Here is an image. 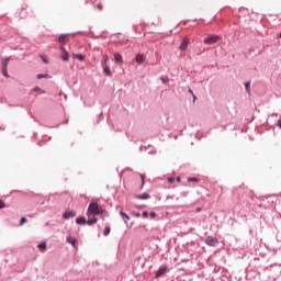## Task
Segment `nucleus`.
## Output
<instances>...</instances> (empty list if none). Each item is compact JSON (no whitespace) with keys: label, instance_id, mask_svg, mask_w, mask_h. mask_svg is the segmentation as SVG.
<instances>
[{"label":"nucleus","instance_id":"obj_9","mask_svg":"<svg viewBox=\"0 0 281 281\" xmlns=\"http://www.w3.org/2000/svg\"><path fill=\"white\" fill-rule=\"evenodd\" d=\"M61 58L63 60H69V53L66 52L65 47H61Z\"/></svg>","mask_w":281,"mask_h":281},{"label":"nucleus","instance_id":"obj_16","mask_svg":"<svg viewBox=\"0 0 281 281\" xmlns=\"http://www.w3.org/2000/svg\"><path fill=\"white\" fill-rule=\"evenodd\" d=\"M74 58H77L78 60H85V55H82V54H76V55H74Z\"/></svg>","mask_w":281,"mask_h":281},{"label":"nucleus","instance_id":"obj_17","mask_svg":"<svg viewBox=\"0 0 281 281\" xmlns=\"http://www.w3.org/2000/svg\"><path fill=\"white\" fill-rule=\"evenodd\" d=\"M103 71L106 74V76H111V68H109V66L105 65Z\"/></svg>","mask_w":281,"mask_h":281},{"label":"nucleus","instance_id":"obj_35","mask_svg":"<svg viewBox=\"0 0 281 281\" xmlns=\"http://www.w3.org/2000/svg\"><path fill=\"white\" fill-rule=\"evenodd\" d=\"M189 93H191V95H194V91H192V89H189Z\"/></svg>","mask_w":281,"mask_h":281},{"label":"nucleus","instance_id":"obj_20","mask_svg":"<svg viewBox=\"0 0 281 281\" xmlns=\"http://www.w3.org/2000/svg\"><path fill=\"white\" fill-rule=\"evenodd\" d=\"M47 248V244L46 243H42L38 245V249H41V251H44V249Z\"/></svg>","mask_w":281,"mask_h":281},{"label":"nucleus","instance_id":"obj_34","mask_svg":"<svg viewBox=\"0 0 281 281\" xmlns=\"http://www.w3.org/2000/svg\"><path fill=\"white\" fill-rule=\"evenodd\" d=\"M67 241H68V243H71V236H68V237H67Z\"/></svg>","mask_w":281,"mask_h":281},{"label":"nucleus","instance_id":"obj_21","mask_svg":"<svg viewBox=\"0 0 281 281\" xmlns=\"http://www.w3.org/2000/svg\"><path fill=\"white\" fill-rule=\"evenodd\" d=\"M2 75L4 78H10V75H8V68H2Z\"/></svg>","mask_w":281,"mask_h":281},{"label":"nucleus","instance_id":"obj_8","mask_svg":"<svg viewBox=\"0 0 281 281\" xmlns=\"http://www.w3.org/2000/svg\"><path fill=\"white\" fill-rule=\"evenodd\" d=\"M76 224L77 225H87V218L86 217H77Z\"/></svg>","mask_w":281,"mask_h":281},{"label":"nucleus","instance_id":"obj_6","mask_svg":"<svg viewBox=\"0 0 281 281\" xmlns=\"http://www.w3.org/2000/svg\"><path fill=\"white\" fill-rule=\"evenodd\" d=\"M166 271H168V266H161L156 272V278H161V276H165Z\"/></svg>","mask_w":281,"mask_h":281},{"label":"nucleus","instance_id":"obj_28","mask_svg":"<svg viewBox=\"0 0 281 281\" xmlns=\"http://www.w3.org/2000/svg\"><path fill=\"white\" fill-rule=\"evenodd\" d=\"M143 218H148V211L143 212Z\"/></svg>","mask_w":281,"mask_h":281},{"label":"nucleus","instance_id":"obj_5","mask_svg":"<svg viewBox=\"0 0 281 281\" xmlns=\"http://www.w3.org/2000/svg\"><path fill=\"white\" fill-rule=\"evenodd\" d=\"M188 45H190V38L184 37L180 44L181 52H186L188 49Z\"/></svg>","mask_w":281,"mask_h":281},{"label":"nucleus","instance_id":"obj_33","mask_svg":"<svg viewBox=\"0 0 281 281\" xmlns=\"http://www.w3.org/2000/svg\"><path fill=\"white\" fill-rule=\"evenodd\" d=\"M202 207H198V209H195V212H202Z\"/></svg>","mask_w":281,"mask_h":281},{"label":"nucleus","instance_id":"obj_3","mask_svg":"<svg viewBox=\"0 0 281 281\" xmlns=\"http://www.w3.org/2000/svg\"><path fill=\"white\" fill-rule=\"evenodd\" d=\"M87 225H95V223H98V217H95L93 213L89 214V211H87Z\"/></svg>","mask_w":281,"mask_h":281},{"label":"nucleus","instance_id":"obj_18","mask_svg":"<svg viewBox=\"0 0 281 281\" xmlns=\"http://www.w3.org/2000/svg\"><path fill=\"white\" fill-rule=\"evenodd\" d=\"M109 234H111V227L106 226L103 231V235L109 236Z\"/></svg>","mask_w":281,"mask_h":281},{"label":"nucleus","instance_id":"obj_27","mask_svg":"<svg viewBox=\"0 0 281 281\" xmlns=\"http://www.w3.org/2000/svg\"><path fill=\"white\" fill-rule=\"evenodd\" d=\"M41 78H47V75H37V80H41Z\"/></svg>","mask_w":281,"mask_h":281},{"label":"nucleus","instance_id":"obj_11","mask_svg":"<svg viewBox=\"0 0 281 281\" xmlns=\"http://www.w3.org/2000/svg\"><path fill=\"white\" fill-rule=\"evenodd\" d=\"M120 215L122 216V218L125 221V223H128V221H131V216H128V214L124 213V212H120Z\"/></svg>","mask_w":281,"mask_h":281},{"label":"nucleus","instance_id":"obj_29","mask_svg":"<svg viewBox=\"0 0 281 281\" xmlns=\"http://www.w3.org/2000/svg\"><path fill=\"white\" fill-rule=\"evenodd\" d=\"M150 216H151L153 218H156V217H157V213L151 212V213H150Z\"/></svg>","mask_w":281,"mask_h":281},{"label":"nucleus","instance_id":"obj_1","mask_svg":"<svg viewBox=\"0 0 281 281\" xmlns=\"http://www.w3.org/2000/svg\"><path fill=\"white\" fill-rule=\"evenodd\" d=\"M88 214L91 216V214H94V216H100L102 214L103 216H109V212L106 210L102 209L98 204V202H91L88 206Z\"/></svg>","mask_w":281,"mask_h":281},{"label":"nucleus","instance_id":"obj_15","mask_svg":"<svg viewBox=\"0 0 281 281\" xmlns=\"http://www.w3.org/2000/svg\"><path fill=\"white\" fill-rule=\"evenodd\" d=\"M67 40H69V35H60L58 38L60 43H65Z\"/></svg>","mask_w":281,"mask_h":281},{"label":"nucleus","instance_id":"obj_13","mask_svg":"<svg viewBox=\"0 0 281 281\" xmlns=\"http://www.w3.org/2000/svg\"><path fill=\"white\" fill-rule=\"evenodd\" d=\"M136 63H138V65H142V63H144V55L142 54L136 55Z\"/></svg>","mask_w":281,"mask_h":281},{"label":"nucleus","instance_id":"obj_37","mask_svg":"<svg viewBox=\"0 0 281 281\" xmlns=\"http://www.w3.org/2000/svg\"><path fill=\"white\" fill-rule=\"evenodd\" d=\"M98 8H99V10H102V4H99Z\"/></svg>","mask_w":281,"mask_h":281},{"label":"nucleus","instance_id":"obj_12","mask_svg":"<svg viewBox=\"0 0 281 281\" xmlns=\"http://www.w3.org/2000/svg\"><path fill=\"white\" fill-rule=\"evenodd\" d=\"M114 60L115 63H122V55L120 53H114Z\"/></svg>","mask_w":281,"mask_h":281},{"label":"nucleus","instance_id":"obj_14","mask_svg":"<svg viewBox=\"0 0 281 281\" xmlns=\"http://www.w3.org/2000/svg\"><path fill=\"white\" fill-rule=\"evenodd\" d=\"M9 63H10V57H7V58L2 59L3 69H8V64Z\"/></svg>","mask_w":281,"mask_h":281},{"label":"nucleus","instance_id":"obj_30","mask_svg":"<svg viewBox=\"0 0 281 281\" xmlns=\"http://www.w3.org/2000/svg\"><path fill=\"white\" fill-rule=\"evenodd\" d=\"M140 179H142V186H144V183H145V181H144V179H145L144 175H140Z\"/></svg>","mask_w":281,"mask_h":281},{"label":"nucleus","instance_id":"obj_23","mask_svg":"<svg viewBox=\"0 0 281 281\" xmlns=\"http://www.w3.org/2000/svg\"><path fill=\"white\" fill-rule=\"evenodd\" d=\"M25 223H27V218L26 217H22L21 221H20V227L22 225H25Z\"/></svg>","mask_w":281,"mask_h":281},{"label":"nucleus","instance_id":"obj_24","mask_svg":"<svg viewBox=\"0 0 281 281\" xmlns=\"http://www.w3.org/2000/svg\"><path fill=\"white\" fill-rule=\"evenodd\" d=\"M188 181H193L194 183H199V178H189Z\"/></svg>","mask_w":281,"mask_h":281},{"label":"nucleus","instance_id":"obj_40","mask_svg":"<svg viewBox=\"0 0 281 281\" xmlns=\"http://www.w3.org/2000/svg\"><path fill=\"white\" fill-rule=\"evenodd\" d=\"M136 216H139V213H138V214H136Z\"/></svg>","mask_w":281,"mask_h":281},{"label":"nucleus","instance_id":"obj_32","mask_svg":"<svg viewBox=\"0 0 281 281\" xmlns=\"http://www.w3.org/2000/svg\"><path fill=\"white\" fill-rule=\"evenodd\" d=\"M35 91H40L41 93H44L43 90H41V88H35Z\"/></svg>","mask_w":281,"mask_h":281},{"label":"nucleus","instance_id":"obj_4","mask_svg":"<svg viewBox=\"0 0 281 281\" xmlns=\"http://www.w3.org/2000/svg\"><path fill=\"white\" fill-rule=\"evenodd\" d=\"M206 245H209V247H216L218 245V239H216L215 237L209 236L205 239Z\"/></svg>","mask_w":281,"mask_h":281},{"label":"nucleus","instance_id":"obj_2","mask_svg":"<svg viewBox=\"0 0 281 281\" xmlns=\"http://www.w3.org/2000/svg\"><path fill=\"white\" fill-rule=\"evenodd\" d=\"M221 41V36L218 35H209L206 38H204V45H214Z\"/></svg>","mask_w":281,"mask_h":281},{"label":"nucleus","instance_id":"obj_38","mask_svg":"<svg viewBox=\"0 0 281 281\" xmlns=\"http://www.w3.org/2000/svg\"><path fill=\"white\" fill-rule=\"evenodd\" d=\"M278 124H279V126H280V128H281V120L278 122Z\"/></svg>","mask_w":281,"mask_h":281},{"label":"nucleus","instance_id":"obj_25","mask_svg":"<svg viewBox=\"0 0 281 281\" xmlns=\"http://www.w3.org/2000/svg\"><path fill=\"white\" fill-rule=\"evenodd\" d=\"M3 207H5V202H3V200H0V210H3Z\"/></svg>","mask_w":281,"mask_h":281},{"label":"nucleus","instance_id":"obj_7","mask_svg":"<svg viewBox=\"0 0 281 281\" xmlns=\"http://www.w3.org/2000/svg\"><path fill=\"white\" fill-rule=\"evenodd\" d=\"M135 199L146 201V200L150 199V194H148V193L138 194V195H135Z\"/></svg>","mask_w":281,"mask_h":281},{"label":"nucleus","instance_id":"obj_19","mask_svg":"<svg viewBox=\"0 0 281 281\" xmlns=\"http://www.w3.org/2000/svg\"><path fill=\"white\" fill-rule=\"evenodd\" d=\"M71 246L74 247V249H76V251H78V241L76 239L71 240Z\"/></svg>","mask_w":281,"mask_h":281},{"label":"nucleus","instance_id":"obj_10","mask_svg":"<svg viewBox=\"0 0 281 281\" xmlns=\"http://www.w3.org/2000/svg\"><path fill=\"white\" fill-rule=\"evenodd\" d=\"M245 89L248 95H251V81L245 83Z\"/></svg>","mask_w":281,"mask_h":281},{"label":"nucleus","instance_id":"obj_31","mask_svg":"<svg viewBox=\"0 0 281 281\" xmlns=\"http://www.w3.org/2000/svg\"><path fill=\"white\" fill-rule=\"evenodd\" d=\"M169 183H175V178H168Z\"/></svg>","mask_w":281,"mask_h":281},{"label":"nucleus","instance_id":"obj_36","mask_svg":"<svg viewBox=\"0 0 281 281\" xmlns=\"http://www.w3.org/2000/svg\"><path fill=\"white\" fill-rule=\"evenodd\" d=\"M193 102H196V95L192 94Z\"/></svg>","mask_w":281,"mask_h":281},{"label":"nucleus","instance_id":"obj_26","mask_svg":"<svg viewBox=\"0 0 281 281\" xmlns=\"http://www.w3.org/2000/svg\"><path fill=\"white\" fill-rule=\"evenodd\" d=\"M103 61H104V65H106V63H109V56L108 55L103 56Z\"/></svg>","mask_w":281,"mask_h":281},{"label":"nucleus","instance_id":"obj_39","mask_svg":"<svg viewBox=\"0 0 281 281\" xmlns=\"http://www.w3.org/2000/svg\"><path fill=\"white\" fill-rule=\"evenodd\" d=\"M177 181H181V178H180V177H178V178H177Z\"/></svg>","mask_w":281,"mask_h":281},{"label":"nucleus","instance_id":"obj_22","mask_svg":"<svg viewBox=\"0 0 281 281\" xmlns=\"http://www.w3.org/2000/svg\"><path fill=\"white\" fill-rule=\"evenodd\" d=\"M64 218H66V221L67 220H69V218H71V212H66V213H64Z\"/></svg>","mask_w":281,"mask_h":281}]
</instances>
